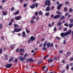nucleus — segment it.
<instances>
[{
    "mask_svg": "<svg viewBox=\"0 0 73 73\" xmlns=\"http://www.w3.org/2000/svg\"><path fill=\"white\" fill-rule=\"evenodd\" d=\"M45 5H47V7L46 9H50V8L49 7L50 6L51 4L50 3V0H46L45 2Z\"/></svg>",
    "mask_w": 73,
    "mask_h": 73,
    "instance_id": "nucleus-1",
    "label": "nucleus"
},
{
    "mask_svg": "<svg viewBox=\"0 0 73 73\" xmlns=\"http://www.w3.org/2000/svg\"><path fill=\"white\" fill-rule=\"evenodd\" d=\"M27 56V53H26L24 54V57H23L21 56H19V58L20 59V61L23 62V61H24V60H26Z\"/></svg>",
    "mask_w": 73,
    "mask_h": 73,
    "instance_id": "nucleus-2",
    "label": "nucleus"
},
{
    "mask_svg": "<svg viewBox=\"0 0 73 73\" xmlns=\"http://www.w3.org/2000/svg\"><path fill=\"white\" fill-rule=\"evenodd\" d=\"M21 31V28L17 29V28H15L14 29V30L11 32L12 33H15V32H19Z\"/></svg>",
    "mask_w": 73,
    "mask_h": 73,
    "instance_id": "nucleus-3",
    "label": "nucleus"
},
{
    "mask_svg": "<svg viewBox=\"0 0 73 73\" xmlns=\"http://www.w3.org/2000/svg\"><path fill=\"white\" fill-rule=\"evenodd\" d=\"M12 64L11 63H10L9 64H7L5 66V67L7 68H10L12 67Z\"/></svg>",
    "mask_w": 73,
    "mask_h": 73,
    "instance_id": "nucleus-4",
    "label": "nucleus"
},
{
    "mask_svg": "<svg viewBox=\"0 0 73 73\" xmlns=\"http://www.w3.org/2000/svg\"><path fill=\"white\" fill-rule=\"evenodd\" d=\"M60 17H61V16L60 15H56L54 16V19H58L60 18Z\"/></svg>",
    "mask_w": 73,
    "mask_h": 73,
    "instance_id": "nucleus-5",
    "label": "nucleus"
},
{
    "mask_svg": "<svg viewBox=\"0 0 73 73\" xmlns=\"http://www.w3.org/2000/svg\"><path fill=\"white\" fill-rule=\"evenodd\" d=\"M30 39L31 41H33L35 40V39H36V38L34 37L33 36H32L31 37Z\"/></svg>",
    "mask_w": 73,
    "mask_h": 73,
    "instance_id": "nucleus-6",
    "label": "nucleus"
},
{
    "mask_svg": "<svg viewBox=\"0 0 73 73\" xmlns=\"http://www.w3.org/2000/svg\"><path fill=\"white\" fill-rule=\"evenodd\" d=\"M63 4L62 3H61L57 7V9H61V7L62 6Z\"/></svg>",
    "mask_w": 73,
    "mask_h": 73,
    "instance_id": "nucleus-7",
    "label": "nucleus"
},
{
    "mask_svg": "<svg viewBox=\"0 0 73 73\" xmlns=\"http://www.w3.org/2000/svg\"><path fill=\"white\" fill-rule=\"evenodd\" d=\"M60 36L62 37H64L65 36H66V33H62L60 34Z\"/></svg>",
    "mask_w": 73,
    "mask_h": 73,
    "instance_id": "nucleus-8",
    "label": "nucleus"
},
{
    "mask_svg": "<svg viewBox=\"0 0 73 73\" xmlns=\"http://www.w3.org/2000/svg\"><path fill=\"white\" fill-rule=\"evenodd\" d=\"M48 62L49 63H51V62H52L53 61V59L52 58H49L48 60Z\"/></svg>",
    "mask_w": 73,
    "mask_h": 73,
    "instance_id": "nucleus-9",
    "label": "nucleus"
},
{
    "mask_svg": "<svg viewBox=\"0 0 73 73\" xmlns=\"http://www.w3.org/2000/svg\"><path fill=\"white\" fill-rule=\"evenodd\" d=\"M72 33V31L70 30L69 31H68L66 33V36H68V35H70Z\"/></svg>",
    "mask_w": 73,
    "mask_h": 73,
    "instance_id": "nucleus-10",
    "label": "nucleus"
},
{
    "mask_svg": "<svg viewBox=\"0 0 73 73\" xmlns=\"http://www.w3.org/2000/svg\"><path fill=\"white\" fill-rule=\"evenodd\" d=\"M54 60H60V56H57L56 57H54Z\"/></svg>",
    "mask_w": 73,
    "mask_h": 73,
    "instance_id": "nucleus-11",
    "label": "nucleus"
},
{
    "mask_svg": "<svg viewBox=\"0 0 73 73\" xmlns=\"http://www.w3.org/2000/svg\"><path fill=\"white\" fill-rule=\"evenodd\" d=\"M21 19V17L20 16H18L15 18V19L16 20H20V19Z\"/></svg>",
    "mask_w": 73,
    "mask_h": 73,
    "instance_id": "nucleus-12",
    "label": "nucleus"
},
{
    "mask_svg": "<svg viewBox=\"0 0 73 73\" xmlns=\"http://www.w3.org/2000/svg\"><path fill=\"white\" fill-rule=\"evenodd\" d=\"M2 13L3 16H5V15H7V12L4 11H3Z\"/></svg>",
    "mask_w": 73,
    "mask_h": 73,
    "instance_id": "nucleus-13",
    "label": "nucleus"
},
{
    "mask_svg": "<svg viewBox=\"0 0 73 73\" xmlns=\"http://www.w3.org/2000/svg\"><path fill=\"white\" fill-rule=\"evenodd\" d=\"M26 36V33H25V31H23V32L22 33V36L23 37H25V36Z\"/></svg>",
    "mask_w": 73,
    "mask_h": 73,
    "instance_id": "nucleus-14",
    "label": "nucleus"
},
{
    "mask_svg": "<svg viewBox=\"0 0 73 73\" xmlns=\"http://www.w3.org/2000/svg\"><path fill=\"white\" fill-rule=\"evenodd\" d=\"M34 19H31L30 22V24H34V23H35V22L34 21Z\"/></svg>",
    "mask_w": 73,
    "mask_h": 73,
    "instance_id": "nucleus-15",
    "label": "nucleus"
},
{
    "mask_svg": "<svg viewBox=\"0 0 73 73\" xmlns=\"http://www.w3.org/2000/svg\"><path fill=\"white\" fill-rule=\"evenodd\" d=\"M47 42H48V41L46 40L45 43L43 44V46L44 47H46V44H47Z\"/></svg>",
    "mask_w": 73,
    "mask_h": 73,
    "instance_id": "nucleus-16",
    "label": "nucleus"
},
{
    "mask_svg": "<svg viewBox=\"0 0 73 73\" xmlns=\"http://www.w3.org/2000/svg\"><path fill=\"white\" fill-rule=\"evenodd\" d=\"M13 60V57H11V58H10L9 59V62H11V61H12Z\"/></svg>",
    "mask_w": 73,
    "mask_h": 73,
    "instance_id": "nucleus-17",
    "label": "nucleus"
},
{
    "mask_svg": "<svg viewBox=\"0 0 73 73\" xmlns=\"http://www.w3.org/2000/svg\"><path fill=\"white\" fill-rule=\"evenodd\" d=\"M57 26L58 27H60V26H61V25H62V23L61 22H59L57 23Z\"/></svg>",
    "mask_w": 73,
    "mask_h": 73,
    "instance_id": "nucleus-18",
    "label": "nucleus"
},
{
    "mask_svg": "<svg viewBox=\"0 0 73 73\" xmlns=\"http://www.w3.org/2000/svg\"><path fill=\"white\" fill-rule=\"evenodd\" d=\"M15 46L14 44H12L11 45V49H14V48H15Z\"/></svg>",
    "mask_w": 73,
    "mask_h": 73,
    "instance_id": "nucleus-19",
    "label": "nucleus"
},
{
    "mask_svg": "<svg viewBox=\"0 0 73 73\" xmlns=\"http://www.w3.org/2000/svg\"><path fill=\"white\" fill-rule=\"evenodd\" d=\"M38 14L42 16L43 15V13H42L41 11L39 12Z\"/></svg>",
    "mask_w": 73,
    "mask_h": 73,
    "instance_id": "nucleus-20",
    "label": "nucleus"
},
{
    "mask_svg": "<svg viewBox=\"0 0 73 73\" xmlns=\"http://www.w3.org/2000/svg\"><path fill=\"white\" fill-rule=\"evenodd\" d=\"M47 48H49L50 46V43H48L47 44Z\"/></svg>",
    "mask_w": 73,
    "mask_h": 73,
    "instance_id": "nucleus-21",
    "label": "nucleus"
},
{
    "mask_svg": "<svg viewBox=\"0 0 73 73\" xmlns=\"http://www.w3.org/2000/svg\"><path fill=\"white\" fill-rule=\"evenodd\" d=\"M19 11H17V12H15L14 13L15 15H18V14H19Z\"/></svg>",
    "mask_w": 73,
    "mask_h": 73,
    "instance_id": "nucleus-22",
    "label": "nucleus"
},
{
    "mask_svg": "<svg viewBox=\"0 0 73 73\" xmlns=\"http://www.w3.org/2000/svg\"><path fill=\"white\" fill-rule=\"evenodd\" d=\"M42 50H44V51H45V50H46L47 49V48L46 47H44L42 48Z\"/></svg>",
    "mask_w": 73,
    "mask_h": 73,
    "instance_id": "nucleus-23",
    "label": "nucleus"
},
{
    "mask_svg": "<svg viewBox=\"0 0 73 73\" xmlns=\"http://www.w3.org/2000/svg\"><path fill=\"white\" fill-rule=\"evenodd\" d=\"M14 27H15V28H19V26L18 25H17L16 24H15V25H14Z\"/></svg>",
    "mask_w": 73,
    "mask_h": 73,
    "instance_id": "nucleus-24",
    "label": "nucleus"
},
{
    "mask_svg": "<svg viewBox=\"0 0 73 73\" xmlns=\"http://www.w3.org/2000/svg\"><path fill=\"white\" fill-rule=\"evenodd\" d=\"M25 52V50H24V49L21 48L20 50V52Z\"/></svg>",
    "mask_w": 73,
    "mask_h": 73,
    "instance_id": "nucleus-25",
    "label": "nucleus"
},
{
    "mask_svg": "<svg viewBox=\"0 0 73 73\" xmlns=\"http://www.w3.org/2000/svg\"><path fill=\"white\" fill-rule=\"evenodd\" d=\"M30 7L32 9L33 8H35V4H33L32 6H30Z\"/></svg>",
    "mask_w": 73,
    "mask_h": 73,
    "instance_id": "nucleus-26",
    "label": "nucleus"
},
{
    "mask_svg": "<svg viewBox=\"0 0 73 73\" xmlns=\"http://www.w3.org/2000/svg\"><path fill=\"white\" fill-rule=\"evenodd\" d=\"M66 69L68 70L69 68V65L68 64L66 65Z\"/></svg>",
    "mask_w": 73,
    "mask_h": 73,
    "instance_id": "nucleus-27",
    "label": "nucleus"
},
{
    "mask_svg": "<svg viewBox=\"0 0 73 73\" xmlns=\"http://www.w3.org/2000/svg\"><path fill=\"white\" fill-rule=\"evenodd\" d=\"M65 19V17L64 16H63L61 17V20H64Z\"/></svg>",
    "mask_w": 73,
    "mask_h": 73,
    "instance_id": "nucleus-28",
    "label": "nucleus"
},
{
    "mask_svg": "<svg viewBox=\"0 0 73 73\" xmlns=\"http://www.w3.org/2000/svg\"><path fill=\"white\" fill-rule=\"evenodd\" d=\"M42 62H39L37 63V64L38 66H39L40 64H42Z\"/></svg>",
    "mask_w": 73,
    "mask_h": 73,
    "instance_id": "nucleus-29",
    "label": "nucleus"
},
{
    "mask_svg": "<svg viewBox=\"0 0 73 73\" xmlns=\"http://www.w3.org/2000/svg\"><path fill=\"white\" fill-rule=\"evenodd\" d=\"M64 26L65 27H69V24H68L67 23H65L64 24Z\"/></svg>",
    "mask_w": 73,
    "mask_h": 73,
    "instance_id": "nucleus-30",
    "label": "nucleus"
},
{
    "mask_svg": "<svg viewBox=\"0 0 73 73\" xmlns=\"http://www.w3.org/2000/svg\"><path fill=\"white\" fill-rule=\"evenodd\" d=\"M56 13L57 14H59V15H61V13L60 12L56 11Z\"/></svg>",
    "mask_w": 73,
    "mask_h": 73,
    "instance_id": "nucleus-31",
    "label": "nucleus"
},
{
    "mask_svg": "<svg viewBox=\"0 0 73 73\" xmlns=\"http://www.w3.org/2000/svg\"><path fill=\"white\" fill-rule=\"evenodd\" d=\"M29 60L30 62H33V61H34L31 58H29Z\"/></svg>",
    "mask_w": 73,
    "mask_h": 73,
    "instance_id": "nucleus-32",
    "label": "nucleus"
},
{
    "mask_svg": "<svg viewBox=\"0 0 73 73\" xmlns=\"http://www.w3.org/2000/svg\"><path fill=\"white\" fill-rule=\"evenodd\" d=\"M49 15V12H48V13H45V15H46V16H48Z\"/></svg>",
    "mask_w": 73,
    "mask_h": 73,
    "instance_id": "nucleus-33",
    "label": "nucleus"
},
{
    "mask_svg": "<svg viewBox=\"0 0 73 73\" xmlns=\"http://www.w3.org/2000/svg\"><path fill=\"white\" fill-rule=\"evenodd\" d=\"M12 22H10L9 23V26H11V25H12Z\"/></svg>",
    "mask_w": 73,
    "mask_h": 73,
    "instance_id": "nucleus-34",
    "label": "nucleus"
},
{
    "mask_svg": "<svg viewBox=\"0 0 73 73\" xmlns=\"http://www.w3.org/2000/svg\"><path fill=\"white\" fill-rule=\"evenodd\" d=\"M26 32H27V33H28V34H29V33H30V31L26 29Z\"/></svg>",
    "mask_w": 73,
    "mask_h": 73,
    "instance_id": "nucleus-35",
    "label": "nucleus"
},
{
    "mask_svg": "<svg viewBox=\"0 0 73 73\" xmlns=\"http://www.w3.org/2000/svg\"><path fill=\"white\" fill-rule=\"evenodd\" d=\"M20 56H23V55H24V54H23V52H20Z\"/></svg>",
    "mask_w": 73,
    "mask_h": 73,
    "instance_id": "nucleus-36",
    "label": "nucleus"
},
{
    "mask_svg": "<svg viewBox=\"0 0 73 73\" xmlns=\"http://www.w3.org/2000/svg\"><path fill=\"white\" fill-rule=\"evenodd\" d=\"M66 40H64L63 41V44H64V45H65V44H66Z\"/></svg>",
    "mask_w": 73,
    "mask_h": 73,
    "instance_id": "nucleus-37",
    "label": "nucleus"
},
{
    "mask_svg": "<svg viewBox=\"0 0 73 73\" xmlns=\"http://www.w3.org/2000/svg\"><path fill=\"white\" fill-rule=\"evenodd\" d=\"M3 52V50L2 48H0V54H1Z\"/></svg>",
    "mask_w": 73,
    "mask_h": 73,
    "instance_id": "nucleus-38",
    "label": "nucleus"
},
{
    "mask_svg": "<svg viewBox=\"0 0 73 73\" xmlns=\"http://www.w3.org/2000/svg\"><path fill=\"white\" fill-rule=\"evenodd\" d=\"M28 5L27 4H25L23 5V6L24 7H26L27 6V5Z\"/></svg>",
    "mask_w": 73,
    "mask_h": 73,
    "instance_id": "nucleus-39",
    "label": "nucleus"
},
{
    "mask_svg": "<svg viewBox=\"0 0 73 73\" xmlns=\"http://www.w3.org/2000/svg\"><path fill=\"white\" fill-rule=\"evenodd\" d=\"M38 3H37L35 4V5L36 7H38Z\"/></svg>",
    "mask_w": 73,
    "mask_h": 73,
    "instance_id": "nucleus-40",
    "label": "nucleus"
},
{
    "mask_svg": "<svg viewBox=\"0 0 73 73\" xmlns=\"http://www.w3.org/2000/svg\"><path fill=\"white\" fill-rule=\"evenodd\" d=\"M59 52L60 53H63V50H60L59 51Z\"/></svg>",
    "mask_w": 73,
    "mask_h": 73,
    "instance_id": "nucleus-41",
    "label": "nucleus"
},
{
    "mask_svg": "<svg viewBox=\"0 0 73 73\" xmlns=\"http://www.w3.org/2000/svg\"><path fill=\"white\" fill-rule=\"evenodd\" d=\"M18 61L17 59V58H16L14 60V61L15 63H16V62H17Z\"/></svg>",
    "mask_w": 73,
    "mask_h": 73,
    "instance_id": "nucleus-42",
    "label": "nucleus"
},
{
    "mask_svg": "<svg viewBox=\"0 0 73 73\" xmlns=\"http://www.w3.org/2000/svg\"><path fill=\"white\" fill-rule=\"evenodd\" d=\"M56 38L57 39V40H61V38L57 36L56 37Z\"/></svg>",
    "mask_w": 73,
    "mask_h": 73,
    "instance_id": "nucleus-43",
    "label": "nucleus"
},
{
    "mask_svg": "<svg viewBox=\"0 0 73 73\" xmlns=\"http://www.w3.org/2000/svg\"><path fill=\"white\" fill-rule=\"evenodd\" d=\"M48 27H52V25L50 23L48 24Z\"/></svg>",
    "mask_w": 73,
    "mask_h": 73,
    "instance_id": "nucleus-44",
    "label": "nucleus"
},
{
    "mask_svg": "<svg viewBox=\"0 0 73 73\" xmlns=\"http://www.w3.org/2000/svg\"><path fill=\"white\" fill-rule=\"evenodd\" d=\"M19 48H17L15 50L16 52H19Z\"/></svg>",
    "mask_w": 73,
    "mask_h": 73,
    "instance_id": "nucleus-45",
    "label": "nucleus"
},
{
    "mask_svg": "<svg viewBox=\"0 0 73 73\" xmlns=\"http://www.w3.org/2000/svg\"><path fill=\"white\" fill-rule=\"evenodd\" d=\"M38 13L37 12H36L35 13V16H36L38 15Z\"/></svg>",
    "mask_w": 73,
    "mask_h": 73,
    "instance_id": "nucleus-46",
    "label": "nucleus"
},
{
    "mask_svg": "<svg viewBox=\"0 0 73 73\" xmlns=\"http://www.w3.org/2000/svg\"><path fill=\"white\" fill-rule=\"evenodd\" d=\"M65 70H62L61 71V73H64L65 72Z\"/></svg>",
    "mask_w": 73,
    "mask_h": 73,
    "instance_id": "nucleus-47",
    "label": "nucleus"
},
{
    "mask_svg": "<svg viewBox=\"0 0 73 73\" xmlns=\"http://www.w3.org/2000/svg\"><path fill=\"white\" fill-rule=\"evenodd\" d=\"M2 26H3V25L2 24H0V29H2Z\"/></svg>",
    "mask_w": 73,
    "mask_h": 73,
    "instance_id": "nucleus-48",
    "label": "nucleus"
},
{
    "mask_svg": "<svg viewBox=\"0 0 73 73\" xmlns=\"http://www.w3.org/2000/svg\"><path fill=\"white\" fill-rule=\"evenodd\" d=\"M59 29L60 31H61V29H62V27H59Z\"/></svg>",
    "mask_w": 73,
    "mask_h": 73,
    "instance_id": "nucleus-49",
    "label": "nucleus"
},
{
    "mask_svg": "<svg viewBox=\"0 0 73 73\" xmlns=\"http://www.w3.org/2000/svg\"><path fill=\"white\" fill-rule=\"evenodd\" d=\"M26 61H27V62H30V61H29V58L27 59L26 60Z\"/></svg>",
    "mask_w": 73,
    "mask_h": 73,
    "instance_id": "nucleus-50",
    "label": "nucleus"
},
{
    "mask_svg": "<svg viewBox=\"0 0 73 73\" xmlns=\"http://www.w3.org/2000/svg\"><path fill=\"white\" fill-rule=\"evenodd\" d=\"M71 16H72V15H70V14H68V17H69V18H70V17Z\"/></svg>",
    "mask_w": 73,
    "mask_h": 73,
    "instance_id": "nucleus-51",
    "label": "nucleus"
},
{
    "mask_svg": "<svg viewBox=\"0 0 73 73\" xmlns=\"http://www.w3.org/2000/svg\"><path fill=\"white\" fill-rule=\"evenodd\" d=\"M50 46H51V47H53V43H51V44Z\"/></svg>",
    "mask_w": 73,
    "mask_h": 73,
    "instance_id": "nucleus-52",
    "label": "nucleus"
},
{
    "mask_svg": "<svg viewBox=\"0 0 73 73\" xmlns=\"http://www.w3.org/2000/svg\"><path fill=\"white\" fill-rule=\"evenodd\" d=\"M64 31H67V29L66 28H65L63 29Z\"/></svg>",
    "mask_w": 73,
    "mask_h": 73,
    "instance_id": "nucleus-53",
    "label": "nucleus"
},
{
    "mask_svg": "<svg viewBox=\"0 0 73 73\" xmlns=\"http://www.w3.org/2000/svg\"><path fill=\"white\" fill-rule=\"evenodd\" d=\"M5 57L6 58H7V57H8V55L5 54Z\"/></svg>",
    "mask_w": 73,
    "mask_h": 73,
    "instance_id": "nucleus-54",
    "label": "nucleus"
},
{
    "mask_svg": "<svg viewBox=\"0 0 73 73\" xmlns=\"http://www.w3.org/2000/svg\"><path fill=\"white\" fill-rule=\"evenodd\" d=\"M69 3L68 1H67L65 2V4H66V5L68 4H69Z\"/></svg>",
    "mask_w": 73,
    "mask_h": 73,
    "instance_id": "nucleus-55",
    "label": "nucleus"
},
{
    "mask_svg": "<svg viewBox=\"0 0 73 73\" xmlns=\"http://www.w3.org/2000/svg\"><path fill=\"white\" fill-rule=\"evenodd\" d=\"M68 13H66L65 14V16H67L68 15Z\"/></svg>",
    "mask_w": 73,
    "mask_h": 73,
    "instance_id": "nucleus-56",
    "label": "nucleus"
},
{
    "mask_svg": "<svg viewBox=\"0 0 73 73\" xmlns=\"http://www.w3.org/2000/svg\"><path fill=\"white\" fill-rule=\"evenodd\" d=\"M71 53V52H68L66 53V54H67V55H68L69 54H70Z\"/></svg>",
    "mask_w": 73,
    "mask_h": 73,
    "instance_id": "nucleus-57",
    "label": "nucleus"
},
{
    "mask_svg": "<svg viewBox=\"0 0 73 73\" xmlns=\"http://www.w3.org/2000/svg\"><path fill=\"white\" fill-rule=\"evenodd\" d=\"M56 27H54V31H56Z\"/></svg>",
    "mask_w": 73,
    "mask_h": 73,
    "instance_id": "nucleus-58",
    "label": "nucleus"
},
{
    "mask_svg": "<svg viewBox=\"0 0 73 73\" xmlns=\"http://www.w3.org/2000/svg\"><path fill=\"white\" fill-rule=\"evenodd\" d=\"M45 40V38H43L41 39V41H44Z\"/></svg>",
    "mask_w": 73,
    "mask_h": 73,
    "instance_id": "nucleus-59",
    "label": "nucleus"
},
{
    "mask_svg": "<svg viewBox=\"0 0 73 73\" xmlns=\"http://www.w3.org/2000/svg\"><path fill=\"white\" fill-rule=\"evenodd\" d=\"M31 40H28V41L27 42H28V43H29V44H30V43H31Z\"/></svg>",
    "mask_w": 73,
    "mask_h": 73,
    "instance_id": "nucleus-60",
    "label": "nucleus"
},
{
    "mask_svg": "<svg viewBox=\"0 0 73 73\" xmlns=\"http://www.w3.org/2000/svg\"><path fill=\"white\" fill-rule=\"evenodd\" d=\"M45 68H46V66H44L43 67H42V69H45Z\"/></svg>",
    "mask_w": 73,
    "mask_h": 73,
    "instance_id": "nucleus-61",
    "label": "nucleus"
},
{
    "mask_svg": "<svg viewBox=\"0 0 73 73\" xmlns=\"http://www.w3.org/2000/svg\"><path fill=\"white\" fill-rule=\"evenodd\" d=\"M5 0H3V1H1V3H5Z\"/></svg>",
    "mask_w": 73,
    "mask_h": 73,
    "instance_id": "nucleus-62",
    "label": "nucleus"
},
{
    "mask_svg": "<svg viewBox=\"0 0 73 73\" xmlns=\"http://www.w3.org/2000/svg\"><path fill=\"white\" fill-rule=\"evenodd\" d=\"M56 4L57 5H58L59 4H60V2H59V1H57L56 2Z\"/></svg>",
    "mask_w": 73,
    "mask_h": 73,
    "instance_id": "nucleus-63",
    "label": "nucleus"
},
{
    "mask_svg": "<svg viewBox=\"0 0 73 73\" xmlns=\"http://www.w3.org/2000/svg\"><path fill=\"white\" fill-rule=\"evenodd\" d=\"M70 61H73V58H71L70 59Z\"/></svg>",
    "mask_w": 73,
    "mask_h": 73,
    "instance_id": "nucleus-64",
    "label": "nucleus"
}]
</instances>
